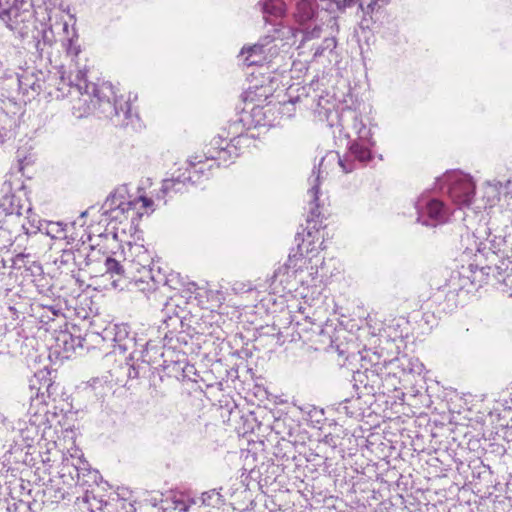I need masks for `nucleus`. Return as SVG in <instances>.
<instances>
[{"mask_svg": "<svg viewBox=\"0 0 512 512\" xmlns=\"http://www.w3.org/2000/svg\"><path fill=\"white\" fill-rule=\"evenodd\" d=\"M295 321L296 332L299 338L306 337L312 334H321L323 329L320 324H317L311 317L305 316L302 321L298 319L297 315L292 317V322Z\"/></svg>", "mask_w": 512, "mask_h": 512, "instance_id": "nucleus-34", "label": "nucleus"}, {"mask_svg": "<svg viewBox=\"0 0 512 512\" xmlns=\"http://www.w3.org/2000/svg\"><path fill=\"white\" fill-rule=\"evenodd\" d=\"M312 174L315 175L314 183L310 188L309 192L312 195V199L309 203V211L306 218L307 227L300 232L303 237L307 240H313L315 238V234L319 232V229L322 228L323 217L320 211V205L318 203L319 197V188H320V171L314 167Z\"/></svg>", "mask_w": 512, "mask_h": 512, "instance_id": "nucleus-8", "label": "nucleus"}, {"mask_svg": "<svg viewBox=\"0 0 512 512\" xmlns=\"http://www.w3.org/2000/svg\"><path fill=\"white\" fill-rule=\"evenodd\" d=\"M63 47L68 55L77 56L81 49L80 45L77 44V35L74 34L73 37L66 39L63 43Z\"/></svg>", "mask_w": 512, "mask_h": 512, "instance_id": "nucleus-54", "label": "nucleus"}, {"mask_svg": "<svg viewBox=\"0 0 512 512\" xmlns=\"http://www.w3.org/2000/svg\"><path fill=\"white\" fill-rule=\"evenodd\" d=\"M78 462L80 465L72 464L73 470L75 472V477L77 479V483L80 485H85L89 482V480L85 479V477H88L92 479L93 481L96 480V474L97 471H92L88 466V463L85 461H81L78 459ZM69 474L74 477V474L72 471H69Z\"/></svg>", "mask_w": 512, "mask_h": 512, "instance_id": "nucleus-43", "label": "nucleus"}, {"mask_svg": "<svg viewBox=\"0 0 512 512\" xmlns=\"http://www.w3.org/2000/svg\"><path fill=\"white\" fill-rule=\"evenodd\" d=\"M359 399H344L337 406V412L339 414H344L347 417H355L358 414L359 407H356L355 403Z\"/></svg>", "mask_w": 512, "mask_h": 512, "instance_id": "nucleus-50", "label": "nucleus"}, {"mask_svg": "<svg viewBox=\"0 0 512 512\" xmlns=\"http://www.w3.org/2000/svg\"><path fill=\"white\" fill-rule=\"evenodd\" d=\"M24 205L21 198L13 193H8L2 196L0 199V231H9L10 234L13 231L10 230L9 225L20 220L22 215L21 210Z\"/></svg>", "mask_w": 512, "mask_h": 512, "instance_id": "nucleus-15", "label": "nucleus"}, {"mask_svg": "<svg viewBox=\"0 0 512 512\" xmlns=\"http://www.w3.org/2000/svg\"><path fill=\"white\" fill-rule=\"evenodd\" d=\"M188 183L185 176H179L176 178L165 179L162 182L161 192L167 194L169 192H182L183 187Z\"/></svg>", "mask_w": 512, "mask_h": 512, "instance_id": "nucleus-46", "label": "nucleus"}, {"mask_svg": "<svg viewBox=\"0 0 512 512\" xmlns=\"http://www.w3.org/2000/svg\"><path fill=\"white\" fill-rule=\"evenodd\" d=\"M419 364L407 356L392 358L385 370L382 371L377 395L390 396L397 392L400 385V373L411 374L418 371Z\"/></svg>", "mask_w": 512, "mask_h": 512, "instance_id": "nucleus-3", "label": "nucleus"}, {"mask_svg": "<svg viewBox=\"0 0 512 512\" xmlns=\"http://www.w3.org/2000/svg\"><path fill=\"white\" fill-rule=\"evenodd\" d=\"M43 385L44 395L46 394L48 398H54L57 395L55 383L52 381L50 376L47 378L46 382L43 383Z\"/></svg>", "mask_w": 512, "mask_h": 512, "instance_id": "nucleus-57", "label": "nucleus"}, {"mask_svg": "<svg viewBox=\"0 0 512 512\" xmlns=\"http://www.w3.org/2000/svg\"><path fill=\"white\" fill-rule=\"evenodd\" d=\"M226 142L227 141L221 135H218L210 142V148L207 152L210 151L211 153L216 154V146H225Z\"/></svg>", "mask_w": 512, "mask_h": 512, "instance_id": "nucleus-58", "label": "nucleus"}, {"mask_svg": "<svg viewBox=\"0 0 512 512\" xmlns=\"http://www.w3.org/2000/svg\"><path fill=\"white\" fill-rule=\"evenodd\" d=\"M47 87L44 98L48 101L61 100L70 93L72 87L76 88L75 84L65 77L64 72L51 73L50 71H48Z\"/></svg>", "mask_w": 512, "mask_h": 512, "instance_id": "nucleus-19", "label": "nucleus"}, {"mask_svg": "<svg viewBox=\"0 0 512 512\" xmlns=\"http://www.w3.org/2000/svg\"><path fill=\"white\" fill-rule=\"evenodd\" d=\"M258 5L261 7L263 17L268 21V17L282 18L287 11L286 0H260Z\"/></svg>", "mask_w": 512, "mask_h": 512, "instance_id": "nucleus-32", "label": "nucleus"}, {"mask_svg": "<svg viewBox=\"0 0 512 512\" xmlns=\"http://www.w3.org/2000/svg\"><path fill=\"white\" fill-rule=\"evenodd\" d=\"M417 221L425 226H437L447 220L448 212L440 200L422 196L416 202Z\"/></svg>", "mask_w": 512, "mask_h": 512, "instance_id": "nucleus-7", "label": "nucleus"}, {"mask_svg": "<svg viewBox=\"0 0 512 512\" xmlns=\"http://www.w3.org/2000/svg\"><path fill=\"white\" fill-rule=\"evenodd\" d=\"M461 290L455 279H450L444 285L433 289L429 301L438 307L440 312L450 313L458 307Z\"/></svg>", "mask_w": 512, "mask_h": 512, "instance_id": "nucleus-11", "label": "nucleus"}, {"mask_svg": "<svg viewBox=\"0 0 512 512\" xmlns=\"http://www.w3.org/2000/svg\"><path fill=\"white\" fill-rule=\"evenodd\" d=\"M44 495L54 503H59L64 500L70 501V493L63 486L50 484L46 486Z\"/></svg>", "mask_w": 512, "mask_h": 512, "instance_id": "nucleus-45", "label": "nucleus"}, {"mask_svg": "<svg viewBox=\"0 0 512 512\" xmlns=\"http://www.w3.org/2000/svg\"><path fill=\"white\" fill-rule=\"evenodd\" d=\"M493 277L498 283L508 286L512 283V259L502 258L499 263L492 266Z\"/></svg>", "mask_w": 512, "mask_h": 512, "instance_id": "nucleus-37", "label": "nucleus"}, {"mask_svg": "<svg viewBox=\"0 0 512 512\" xmlns=\"http://www.w3.org/2000/svg\"><path fill=\"white\" fill-rule=\"evenodd\" d=\"M212 315L203 314L192 327L195 334L216 339L222 338V330L219 325H215L211 319Z\"/></svg>", "mask_w": 512, "mask_h": 512, "instance_id": "nucleus-27", "label": "nucleus"}, {"mask_svg": "<svg viewBox=\"0 0 512 512\" xmlns=\"http://www.w3.org/2000/svg\"><path fill=\"white\" fill-rule=\"evenodd\" d=\"M134 273L138 272L140 274L139 277L136 276V280L133 281V287H138L141 283H147V279H149V269L151 268L149 264H141V268L134 267L131 265Z\"/></svg>", "mask_w": 512, "mask_h": 512, "instance_id": "nucleus-53", "label": "nucleus"}, {"mask_svg": "<svg viewBox=\"0 0 512 512\" xmlns=\"http://www.w3.org/2000/svg\"><path fill=\"white\" fill-rule=\"evenodd\" d=\"M25 220H16L18 228L15 229L14 233L16 234L19 231H23L26 235L36 234L40 231L41 221L38 216L33 212L31 204L29 203L26 208Z\"/></svg>", "mask_w": 512, "mask_h": 512, "instance_id": "nucleus-31", "label": "nucleus"}, {"mask_svg": "<svg viewBox=\"0 0 512 512\" xmlns=\"http://www.w3.org/2000/svg\"><path fill=\"white\" fill-rule=\"evenodd\" d=\"M102 258L101 249L82 241L61 250L53 263L60 273L70 275L77 282H82L80 272L87 270L96 272Z\"/></svg>", "mask_w": 512, "mask_h": 512, "instance_id": "nucleus-2", "label": "nucleus"}, {"mask_svg": "<svg viewBox=\"0 0 512 512\" xmlns=\"http://www.w3.org/2000/svg\"><path fill=\"white\" fill-rule=\"evenodd\" d=\"M171 304L168 302L166 303L165 305V309H164V317L162 319V322H163V327H161L163 330H166L165 331V334H164V347L166 345H169L170 348H176V346L173 345V341H174V338L176 339L177 342H181L183 340V342L186 343V341L184 340V337H182L181 335H174V332L178 329V327H183V318L178 316L177 314H174V315H170L169 312H170V309H171Z\"/></svg>", "mask_w": 512, "mask_h": 512, "instance_id": "nucleus-22", "label": "nucleus"}, {"mask_svg": "<svg viewBox=\"0 0 512 512\" xmlns=\"http://www.w3.org/2000/svg\"><path fill=\"white\" fill-rule=\"evenodd\" d=\"M113 325L106 326L101 332L89 331L86 333L88 350L90 348H99L113 352Z\"/></svg>", "mask_w": 512, "mask_h": 512, "instance_id": "nucleus-25", "label": "nucleus"}, {"mask_svg": "<svg viewBox=\"0 0 512 512\" xmlns=\"http://www.w3.org/2000/svg\"><path fill=\"white\" fill-rule=\"evenodd\" d=\"M75 504L83 512H96L95 508L101 509L102 502L94 494L85 490L81 496L76 497Z\"/></svg>", "mask_w": 512, "mask_h": 512, "instance_id": "nucleus-42", "label": "nucleus"}, {"mask_svg": "<svg viewBox=\"0 0 512 512\" xmlns=\"http://www.w3.org/2000/svg\"><path fill=\"white\" fill-rule=\"evenodd\" d=\"M295 442L293 439H277L274 444L272 454L282 465L296 459Z\"/></svg>", "mask_w": 512, "mask_h": 512, "instance_id": "nucleus-26", "label": "nucleus"}, {"mask_svg": "<svg viewBox=\"0 0 512 512\" xmlns=\"http://www.w3.org/2000/svg\"><path fill=\"white\" fill-rule=\"evenodd\" d=\"M241 54L245 55L244 62L247 66H262L266 61L265 45L254 44L253 46L244 47Z\"/></svg>", "mask_w": 512, "mask_h": 512, "instance_id": "nucleus-36", "label": "nucleus"}, {"mask_svg": "<svg viewBox=\"0 0 512 512\" xmlns=\"http://www.w3.org/2000/svg\"><path fill=\"white\" fill-rule=\"evenodd\" d=\"M435 428L440 430L441 435H445L449 432L452 436L458 437L459 441L464 443L465 451L469 450L475 453L483 451V437H479V434L472 433V431H469L465 426L456 427L455 430L444 425H435Z\"/></svg>", "mask_w": 512, "mask_h": 512, "instance_id": "nucleus-21", "label": "nucleus"}, {"mask_svg": "<svg viewBox=\"0 0 512 512\" xmlns=\"http://www.w3.org/2000/svg\"><path fill=\"white\" fill-rule=\"evenodd\" d=\"M430 435L432 439L435 440L434 443L439 445L438 448L434 449L438 455L435 460L440 462V464L443 466L441 470H450L453 464H455L456 468L459 470L460 466L464 464V443L459 441L458 437L451 435V441L448 442V445H445L444 448H441L440 445L442 444V441H438V437L442 436L440 430L436 429L434 426L430 429Z\"/></svg>", "mask_w": 512, "mask_h": 512, "instance_id": "nucleus-6", "label": "nucleus"}, {"mask_svg": "<svg viewBox=\"0 0 512 512\" xmlns=\"http://www.w3.org/2000/svg\"><path fill=\"white\" fill-rule=\"evenodd\" d=\"M288 30L293 35H295L296 33H301L302 41H308V40H311L314 38H318V37H320L321 31H322L321 27H319V26H315L312 29H308V28L307 29H294L292 27H289Z\"/></svg>", "mask_w": 512, "mask_h": 512, "instance_id": "nucleus-51", "label": "nucleus"}, {"mask_svg": "<svg viewBox=\"0 0 512 512\" xmlns=\"http://www.w3.org/2000/svg\"><path fill=\"white\" fill-rule=\"evenodd\" d=\"M13 136V132L11 129H8L6 127H0V143H4L8 139H10Z\"/></svg>", "mask_w": 512, "mask_h": 512, "instance_id": "nucleus-59", "label": "nucleus"}, {"mask_svg": "<svg viewBox=\"0 0 512 512\" xmlns=\"http://www.w3.org/2000/svg\"><path fill=\"white\" fill-rule=\"evenodd\" d=\"M188 165V175L185 176V179H187L188 183L196 185L200 183V179L202 177H205L206 179L209 178L211 166L206 168L204 161L198 156L191 157L188 160Z\"/></svg>", "mask_w": 512, "mask_h": 512, "instance_id": "nucleus-30", "label": "nucleus"}, {"mask_svg": "<svg viewBox=\"0 0 512 512\" xmlns=\"http://www.w3.org/2000/svg\"><path fill=\"white\" fill-rule=\"evenodd\" d=\"M316 7L312 0H299L293 14L296 22L304 25L311 21L316 15Z\"/></svg>", "mask_w": 512, "mask_h": 512, "instance_id": "nucleus-35", "label": "nucleus"}, {"mask_svg": "<svg viewBox=\"0 0 512 512\" xmlns=\"http://www.w3.org/2000/svg\"><path fill=\"white\" fill-rule=\"evenodd\" d=\"M227 408H228V411H229V414L230 415H233L234 413H238L239 411L237 410V405L233 402V408H229V405L227 404L226 405Z\"/></svg>", "mask_w": 512, "mask_h": 512, "instance_id": "nucleus-64", "label": "nucleus"}, {"mask_svg": "<svg viewBox=\"0 0 512 512\" xmlns=\"http://www.w3.org/2000/svg\"><path fill=\"white\" fill-rule=\"evenodd\" d=\"M381 375L382 371L367 367H361V369L355 371L352 376V384L357 399L376 396L379 391Z\"/></svg>", "mask_w": 512, "mask_h": 512, "instance_id": "nucleus-10", "label": "nucleus"}, {"mask_svg": "<svg viewBox=\"0 0 512 512\" xmlns=\"http://www.w3.org/2000/svg\"><path fill=\"white\" fill-rule=\"evenodd\" d=\"M12 265L11 267L16 270H30L32 273H41L42 272V266L32 259L31 254L29 253H19L15 255L12 259Z\"/></svg>", "mask_w": 512, "mask_h": 512, "instance_id": "nucleus-39", "label": "nucleus"}, {"mask_svg": "<svg viewBox=\"0 0 512 512\" xmlns=\"http://www.w3.org/2000/svg\"><path fill=\"white\" fill-rule=\"evenodd\" d=\"M361 356V367H367L370 369H377L383 371L387 368L388 363L391 359L383 358V355L378 351H372L371 349L364 350L360 353Z\"/></svg>", "mask_w": 512, "mask_h": 512, "instance_id": "nucleus-33", "label": "nucleus"}, {"mask_svg": "<svg viewBox=\"0 0 512 512\" xmlns=\"http://www.w3.org/2000/svg\"><path fill=\"white\" fill-rule=\"evenodd\" d=\"M113 325V352L119 351L120 353H125L130 349L134 348L135 337L132 335L130 327L128 324H112Z\"/></svg>", "mask_w": 512, "mask_h": 512, "instance_id": "nucleus-24", "label": "nucleus"}, {"mask_svg": "<svg viewBox=\"0 0 512 512\" xmlns=\"http://www.w3.org/2000/svg\"><path fill=\"white\" fill-rule=\"evenodd\" d=\"M114 505L115 512H136L134 504L125 499H116Z\"/></svg>", "mask_w": 512, "mask_h": 512, "instance_id": "nucleus-55", "label": "nucleus"}, {"mask_svg": "<svg viewBox=\"0 0 512 512\" xmlns=\"http://www.w3.org/2000/svg\"><path fill=\"white\" fill-rule=\"evenodd\" d=\"M241 146H235L234 142H226L225 146H216V154L207 152L205 155L206 160L218 161L217 165L221 163L226 164L228 161L237 158L240 155Z\"/></svg>", "mask_w": 512, "mask_h": 512, "instance_id": "nucleus-28", "label": "nucleus"}, {"mask_svg": "<svg viewBox=\"0 0 512 512\" xmlns=\"http://www.w3.org/2000/svg\"><path fill=\"white\" fill-rule=\"evenodd\" d=\"M469 269H476V273L480 274V277H475V282H486L490 274L493 275L492 266L491 265H485V266H479V264H469Z\"/></svg>", "mask_w": 512, "mask_h": 512, "instance_id": "nucleus-52", "label": "nucleus"}, {"mask_svg": "<svg viewBox=\"0 0 512 512\" xmlns=\"http://www.w3.org/2000/svg\"><path fill=\"white\" fill-rule=\"evenodd\" d=\"M50 375V370L48 368H43L38 370L29 381V389L31 390V393H34L35 391L36 398H41L42 401H44L43 383L46 382ZM32 397L33 394H31V398Z\"/></svg>", "mask_w": 512, "mask_h": 512, "instance_id": "nucleus-40", "label": "nucleus"}, {"mask_svg": "<svg viewBox=\"0 0 512 512\" xmlns=\"http://www.w3.org/2000/svg\"><path fill=\"white\" fill-rule=\"evenodd\" d=\"M339 122L342 127L351 126L355 130L358 140H368L370 144L375 145L371 130L363 123L361 115L357 111L349 107L343 109L339 115Z\"/></svg>", "mask_w": 512, "mask_h": 512, "instance_id": "nucleus-20", "label": "nucleus"}, {"mask_svg": "<svg viewBox=\"0 0 512 512\" xmlns=\"http://www.w3.org/2000/svg\"><path fill=\"white\" fill-rule=\"evenodd\" d=\"M488 238L492 250V255H496L498 252L504 251V248L511 243L512 244V226L505 224L503 227L496 226L494 222H491V226L488 228Z\"/></svg>", "mask_w": 512, "mask_h": 512, "instance_id": "nucleus-23", "label": "nucleus"}, {"mask_svg": "<svg viewBox=\"0 0 512 512\" xmlns=\"http://www.w3.org/2000/svg\"><path fill=\"white\" fill-rule=\"evenodd\" d=\"M105 268V274L109 275L110 279L115 276V274L119 273V271L124 267V265L118 260L107 256L105 252H103L102 262Z\"/></svg>", "mask_w": 512, "mask_h": 512, "instance_id": "nucleus-48", "label": "nucleus"}, {"mask_svg": "<svg viewBox=\"0 0 512 512\" xmlns=\"http://www.w3.org/2000/svg\"><path fill=\"white\" fill-rule=\"evenodd\" d=\"M483 452L502 456L506 452L503 444L495 442V439L486 438L483 436Z\"/></svg>", "mask_w": 512, "mask_h": 512, "instance_id": "nucleus-49", "label": "nucleus"}, {"mask_svg": "<svg viewBox=\"0 0 512 512\" xmlns=\"http://www.w3.org/2000/svg\"><path fill=\"white\" fill-rule=\"evenodd\" d=\"M134 280H136V275L131 265H129V268L124 266L119 273L110 279L113 288L119 291L130 290L133 287Z\"/></svg>", "mask_w": 512, "mask_h": 512, "instance_id": "nucleus-38", "label": "nucleus"}, {"mask_svg": "<svg viewBox=\"0 0 512 512\" xmlns=\"http://www.w3.org/2000/svg\"><path fill=\"white\" fill-rule=\"evenodd\" d=\"M76 89L93 97V105L105 118L117 119V123L126 125L131 118V105L128 100L118 97L110 83H88L86 74L79 70L76 75Z\"/></svg>", "mask_w": 512, "mask_h": 512, "instance_id": "nucleus-1", "label": "nucleus"}, {"mask_svg": "<svg viewBox=\"0 0 512 512\" xmlns=\"http://www.w3.org/2000/svg\"><path fill=\"white\" fill-rule=\"evenodd\" d=\"M334 2L340 11L357 6V13H361L360 27L371 29L380 21L389 0H334Z\"/></svg>", "mask_w": 512, "mask_h": 512, "instance_id": "nucleus-5", "label": "nucleus"}, {"mask_svg": "<svg viewBox=\"0 0 512 512\" xmlns=\"http://www.w3.org/2000/svg\"><path fill=\"white\" fill-rule=\"evenodd\" d=\"M295 242L297 247L291 250L287 262L274 272L271 277V285H274L277 281L282 284L284 281H287L289 277L295 276L297 272L301 270L299 262L304 259V254H308L314 250L313 240L305 239L300 232H297Z\"/></svg>", "mask_w": 512, "mask_h": 512, "instance_id": "nucleus-4", "label": "nucleus"}, {"mask_svg": "<svg viewBox=\"0 0 512 512\" xmlns=\"http://www.w3.org/2000/svg\"><path fill=\"white\" fill-rule=\"evenodd\" d=\"M373 146L368 140L360 141L357 139L350 142L348 152L342 158L339 157V165L348 173L355 169V160L364 164L370 162L373 159L371 153V147Z\"/></svg>", "mask_w": 512, "mask_h": 512, "instance_id": "nucleus-14", "label": "nucleus"}, {"mask_svg": "<svg viewBox=\"0 0 512 512\" xmlns=\"http://www.w3.org/2000/svg\"><path fill=\"white\" fill-rule=\"evenodd\" d=\"M242 138H243L242 135H238V136H235L232 139H230L229 142H234L235 141V146H240Z\"/></svg>", "mask_w": 512, "mask_h": 512, "instance_id": "nucleus-63", "label": "nucleus"}, {"mask_svg": "<svg viewBox=\"0 0 512 512\" xmlns=\"http://www.w3.org/2000/svg\"><path fill=\"white\" fill-rule=\"evenodd\" d=\"M470 272H471V276H469L468 278H470V281L473 285H476V286H479L481 287L485 282H475L474 281V278L475 277H480V274L479 273H476V269H469Z\"/></svg>", "mask_w": 512, "mask_h": 512, "instance_id": "nucleus-62", "label": "nucleus"}, {"mask_svg": "<svg viewBox=\"0 0 512 512\" xmlns=\"http://www.w3.org/2000/svg\"><path fill=\"white\" fill-rule=\"evenodd\" d=\"M450 178L448 194L450 199L459 207H469L475 196V183L472 178L455 174Z\"/></svg>", "mask_w": 512, "mask_h": 512, "instance_id": "nucleus-9", "label": "nucleus"}, {"mask_svg": "<svg viewBox=\"0 0 512 512\" xmlns=\"http://www.w3.org/2000/svg\"><path fill=\"white\" fill-rule=\"evenodd\" d=\"M28 5L25 0H0V19L10 30H17L31 15Z\"/></svg>", "mask_w": 512, "mask_h": 512, "instance_id": "nucleus-12", "label": "nucleus"}, {"mask_svg": "<svg viewBox=\"0 0 512 512\" xmlns=\"http://www.w3.org/2000/svg\"><path fill=\"white\" fill-rule=\"evenodd\" d=\"M125 187L118 188L111 192L101 207L102 215L107 216L110 220H117L119 215L129 213L134 210L136 201L125 196Z\"/></svg>", "mask_w": 512, "mask_h": 512, "instance_id": "nucleus-13", "label": "nucleus"}, {"mask_svg": "<svg viewBox=\"0 0 512 512\" xmlns=\"http://www.w3.org/2000/svg\"><path fill=\"white\" fill-rule=\"evenodd\" d=\"M149 275V279L153 282L155 286L160 284H167V278L165 274L161 272L160 268H158L157 271H155L154 268H150Z\"/></svg>", "mask_w": 512, "mask_h": 512, "instance_id": "nucleus-56", "label": "nucleus"}, {"mask_svg": "<svg viewBox=\"0 0 512 512\" xmlns=\"http://www.w3.org/2000/svg\"><path fill=\"white\" fill-rule=\"evenodd\" d=\"M55 348L58 352L71 353L75 352L77 348H86L88 350V343L86 334L82 336L80 329L76 325H72L71 329L60 330L55 334ZM66 355L65 357H68Z\"/></svg>", "mask_w": 512, "mask_h": 512, "instance_id": "nucleus-18", "label": "nucleus"}, {"mask_svg": "<svg viewBox=\"0 0 512 512\" xmlns=\"http://www.w3.org/2000/svg\"><path fill=\"white\" fill-rule=\"evenodd\" d=\"M174 352L170 350H166L161 353V357L163 358L162 367L163 372L169 378H175L177 380H186L191 379L192 374H195V369L193 365H189L186 362L185 355L182 354V359L177 355V359L168 357Z\"/></svg>", "mask_w": 512, "mask_h": 512, "instance_id": "nucleus-17", "label": "nucleus"}, {"mask_svg": "<svg viewBox=\"0 0 512 512\" xmlns=\"http://www.w3.org/2000/svg\"><path fill=\"white\" fill-rule=\"evenodd\" d=\"M136 201V204L139 202V201H142L143 203V207H150L153 205V200L151 198H148V197H145V196H139L138 198H135L134 199Z\"/></svg>", "mask_w": 512, "mask_h": 512, "instance_id": "nucleus-61", "label": "nucleus"}, {"mask_svg": "<svg viewBox=\"0 0 512 512\" xmlns=\"http://www.w3.org/2000/svg\"><path fill=\"white\" fill-rule=\"evenodd\" d=\"M34 311L38 313V318L43 324H48L53 321L55 317L63 315L59 305H44V303H37L35 304Z\"/></svg>", "mask_w": 512, "mask_h": 512, "instance_id": "nucleus-41", "label": "nucleus"}, {"mask_svg": "<svg viewBox=\"0 0 512 512\" xmlns=\"http://www.w3.org/2000/svg\"><path fill=\"white\" fill-rule=\"evenodd\" d=\"M126 364L128 366L127 376L130 379H138L147 372V361L134 360V352L130 353Z\"/></svg>", "mask_w": 512, "mask_h": 512, "instance_id": "nucleus-44", "label": "nucleus"}, {"mask_svg": "<svg viewBox=\"0 0 512 512\" xmlns=\"http://www.w3.org/2000/svg\"><path fill=\"white\" fill-rule=\"evenodd\" d=\"M272 431L278 436V439H293L299 430V425L290 417L277 418L271 425Z\"/></svg>", "mask_w": 512, "mask_h": 512, "instance_id": "nucleus-29", "label": "nucleus"}, {"mask_svg": "<svg viewBox=\"0 0 512 512\" xmlns=\"http://www.w3.org/2000/svg\"><path fill=\"white\" fill-rule=\"evenodd\" d=\"M48 72L38 70L37 72L24 71L17 75V84L23 95L35 96L45 95L47 87Z\"/></svg>", "mask_w": 512, "mask_h": 512, "instance_id": "nucleus-16", "label": "nucleus"}, {"mask_svg": "<svg viewBox=\"0 0 512 512\" xmlns=\"http://www.w3.org/2000/svg\"><path fill=\"white\" fill-rule=\"evenodd\" d=\"M201 500L204 505L214 508H219L225 502L224 496L216 489L203 492Z\"/></svg>", "mask_w": 512, "mask_h": 512, "instance_id": "nucleus-47", "label": "nucleus"}, {"mask_svg": "<svg viewBox=\"0 0 512 512\" xmlns=\"http://www.w3.org/2000/svg\"><path fill=\"white\" fill-rule=\"evenodd\" d=\"M138 257L140 258L139 261L131 263L130 265H134V267L141 268V264H147V262H150L149 261L150 259L147 254V250H143L141 252V255H138Z\"/></svg>", "mask_w": 512, "mask_h": 512, "instance_id": "nucleus-60", "label": "nucleus"}]
</instances>
